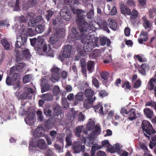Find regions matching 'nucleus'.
<instances>
[{
  "mask_svg": "<svg viewBox=\"0 0 156 156\" xmlns=\"http://www.w3.org/2000/svg\"><path fill=\"white\" fill-rule=\"evenodd\" d=\"M28 34L30 36H33L35 35V33L32 28H29L27 29V32H25L23 31L20 35L17 36V41L15 44V47L16 48L15 49V51L16 53V60L17 62L21 61L22 59V58L20 57V52L18 50V48H21V46L26 44Z\"/></svg>",
  "mask_w": 156,
  "mask_h": 156,
  "instance_id": "1",
  "label": "nucleus"
},
{
  "mask_svg": "<svg viewBox=\"0 0 156 156\" xmlns=\"http://www.w3.org/2000/svg\"><path fill=\"white\" fill-rule=\"evenodd\" d=\"M77 13L76 21L79 31L82 32L84 29L89 30H91L92 25L90 23L88 24L86 21L85 16L83 14L81 10H77Z\"/></svg>",
  "mask_w": 156,
  "mask_h": 156,
  "instance_id": "2",
  "label": "nucleus"
},
{
  "mask_svg": "<svg viewBox=\"0 0 156 156\" xmlns=\"http://www.w3.org/2000/svg\"><path fill=\"white\" fill-rule=\"evenodd\" d=\"M31 44L34 46L37 53L40 55H43L47 51L48 46L44 44V39L40 37H38L37 39L34 38L30 39Z\"/></svg>",
  "mask_w": 156,
  "mask_h": 156,
  "instance_id": "3",
  "label": "nucleus"
},
{
  "mask_svg": "<svg viewBox=\"0 0 156 156\" xmlns=\"http://www.w3.org/2000/svg\"><path fill=\"white\" fill-rule=\"evenodd\" d=\"M16 71L14 70V67H11L10 69L9 75H12L11 78L7 76L6 80V84L8 85H16L17 87H19L20 84V75L18 73H16Z\"/></svg>",
  "mask_w": 156,
  "mask_h": 156,
  "instance_id": "4",
  "label": "nucleus"
},
{
  "mask_svg": "<svg viewBox=\"0 0 156 156\" xmlns=\"http://www.w3.org/2000/svg\"><path fill=\"white\" fill-rule=\"evenodd\" d=\"M83 30L82 32L80 31V34L76 27H73L71 30L72 38L76 40H81V42H82L83 41H84L86 37L88 36L90 33L89 30L84 29Z\"/></svg>",
  "mask_w": 156,
  "mask_h": 156,
  "instance_id": "5",
  "label": "nucleus"
},
{
  "mask_svg": "<svg viewBox=\"0 0 156 156\" xmlns=\"http://www.w3.org/2000/svg\"><path fill=\"white\" fill-rule=\"evenodd\" d=\"M142 128L144 135L147 137L149 138V135L154 134L155 130L153 128L152 125L150 122L146 120H144L142 122Z\"/></svg>",
  "mask_w": 156,
  "mask_h": 156,
  "instance_id": "6",
  "label": "nucleus"
},
{
  "mask_svg": "<svg viewBox=\"0 0 156 156\" xmlns=\"http://www.w3.org/2000/svg\"><path fill=\"white\" fill-rule=\"evenodd\" d=\"M94 47V43L92 39H87L84 44L83 50L80 51L79 53L81 55L85 56L86 52L91 51Z\"/></svg>",
  "mask_w": 156,
  "mask_h": 156,
  "instance_id": "7",
  "label": "nucleus"
},
{
  "mask_svg": "<svg viewBox=\"0 0 156 156\" xmlns=\"http://www.w3.org/2000/svg\"><path fill=\"white\" fill-rule=\"evenodd\" d=\"M51 76L50 80L53 83L58 81L61 77V69L57 67L54 66L51 69Z\"/></svg>",
  "mask_w": 156,
  "mask_h": 156,
  "instance_id": "8",
  "label": "nucleus"
},
{
  "mask_svg": "<svg viewBox=\"0 0 156 156\" xmlns=\"http://www.w3.org/2000/svg\"><path fill=\"white\" fill-rule=\"evenodd\" d=\"M72 49V47L71 45L68 44L65 45L64 47L62 54L58 56L59 59L62 62L64 61L65 58L69 57Z\"/></svg>",
  "mask_w": 156,
  "mask_h": 156,
  "instance_id": "9",
  "label": "nucleus"
},
{
  "mask_svg": "<svg viewBox=\"0 0 156 156\" xmlns=\"http://www.w3.org/2000/svg\"><path fill=\"white\" fill-rule=\"evenodd\" d=\"M72 147L74 153H79L81 152H84L85 151V145H82V143L80 141L74 143L73 144Z\"/></svg>",
  "mask_w": 156,
  "mask_h": 156,
  "instance_id": "10",
  "label": "nucleus"
},
{
  "mask_svg": "<svg viewBox=\"0 0 156 156\" xmlns=\"http://www.w3.org/2000/svg\"><path fill=\"white\" fill-rule=\"evenodd\" d=\"M60 14L62 19L67 21L69 20L71 17V13L66 6L61 10Z\"/></svg>",
  "mask_w": 156,
  "mask_h": 156,
  "instance_id": "11",
  "label": "nucleus"
},
{
  "mask_svg": "<svg viewBox=\"0 0 156 156\" xmlns=\"http://www.w3.org/2000/svg\"><path fill=\"white\" fill-rule=\"evenodd\" d=\"M33 92L31 88H25L24 92L20 95L19 98L22 100L29 99L31 97L30 94Z\"/></svg>",
  "mask_w": 156,
  "mask_h": 156,
  "instance_id": "12",
  "label": "nucleus"
},
{
  "mask_svg": "<svg viewBox=\"0 0 156 156\" xmlns=\"http://www.w3.org/2000/svg\"><path fill=\"white\" fill-rule=\"evenodd\" d=\"M49 41L53 48H58L61 46V44L58 41V37L55 34L52 35L49 38Z\"/></svg>",
  "mask_w": 156,
  "mask_h": 156,
  "instance_id": "13",
  "label": "nucleus"
},
{
  "mask_svg": "<svg viewBox=\"0 0 156 156\" xmlns=\"http://www.w3.org/2000/svg\"><path fill=\"white\" fill-rule=\"evenodd\" d=\"M37 147L41 149H46L48 147L47 145L45 144V141L43 139H39L37 141L36 146L32 144H29V148L31 147Z\"/></svg>",
  "mask_w": 156,
  "mask_h": 156,
  "instance_id": "14",
  "label": "nucleus"
},
{
  "mask_svg": "<svg viewBox=\"0 0 156 156\" xmlns=\"http://www.w3.org/2000/svg\"><path fill=\"white\" fill-rule=\"evenodd\" d=\"M44 129L42 126L37 127L34 131L33 135L34 137L40 138L44 136Z\"/></svg>",
  "mask_w": 156,
  "mask_h": 156,
  "instance_id": "15",
  "label": "nucleus"
},
{
  "mask_svg": "<svg viewBox=\"0 0 156 156\" xmlns=\"http://www.w3.org/2000/svg\"><path fill=\"white\" fill-rule=\"evenodd\" d=\"M150 69V67L148 64L147 63H144L139 66V69L138 70L139 73L143 75H146V73L148 72Z\"/></svg>",
  "mask_w": 156,
  "mask_h": 156,
  "instance_id": "16",
  "label": "nucleus"
},
{
  "mask_svg": "<svg viewBox=\"0 0 156 156\" xmlns=\"http://www.w3.org/2000/svg\"><path fill=\"white\" fill-rule=\"evenodd\" d=\"M138 113L135 109L133 108H130L129 110L128 117V119L130 121H133L136 119L138 117L137 115V114Z\"/></svg>",
  "mask_w": 156,
  "mask_h": 156,
  "instance_id": "17",
  "label": "nucleus"
},
{
  "mask_svg": "<svg viewBox=\"0 0 156 156\" xmlns=\"http://www.w3.org/2000/svg\"><path fill=\"white\" fill-rule=\"evenodd\" d=\"M95 100V98L94 99L88 98L85 99L83 102L84 107L86 109L91 108L92 106V103Z\"/></svg>",
  "mask_w": 156,
  "mask_h": 156,
  "instance_id": "18",
  "label": "nucleus"
},
{
  "mask_svg": "<svg viewBox=\"0 0 156 156\" xmlns=\"http://www.w3.org/2000/svg\"><path fill=\"white\" fill-rule=\"evenodd\" d=\"M101 129L100 126L96 125L95 127V130L90 134L89 136L90 139H93L94 138L95 136L99 134L101 132Z\"/></svg>",
  "mask_w": 156,
  "mask_h": 156,
  "instance_id": "19",
  "label": "nucleus"
},
{
  "mask_svg": "<svg viewBox=\"0 0 156 156\" xmlns=\"http://www.w3.org/2000/svg\"><path fill=\"white\" fill-rule=\"evenodd\" d=\"M43 19L41 16H37L35 20L33 21H31L28 23L29 26L33 27L34 26V24L37 23L41 22L43 21Z\"/></svg>",
  "mask_w": 156,
  "mask_h": 156,
  "instance_id": "20",
  "label": "nucleus"
},
{
  "mask_svg": "<svg viewBox=\"0 0 156 156\" xmlns=\"http://www.w3.org/2000/svg\"><path fill=\"white\" fill-rule=\"evenodd\" d=\"M140 36L143 37L138 39L139 43L142 44L144 41H146L148 39V33L147 31H142L140 34Z\"/></svg>",
  "mask_w": 156,
  "mask_h": 156,
  "instance_id": "21",
  "label": "nucleus"
},
{
  "mask_svg": "<svg viewBox=\"0 0 156 156\" xmlns=\"http://www.w3.org/2000/svg\"><path fill=\"white\" fill-rule=\"evenodd\" d=\"M109 27L114 30H115L118 26V24L114 20L111 19H108V24Z\"/></svg>",
  "mask_w": 156,
  "mask_h": 156,
  "instance_id": "22",
  "label": "nucleus"
},
{
  "mask_svg": "<svg viewBox=\"0 0 156 156\" xmlns=\"http://www.w3.org/2000/svg\"><path fill=\"white\" fill-rule=\"evenodd\" d=\"M156 82V79L154 78H151L148 82V89L150 90H153L155 87L154 83Z\"/></svg>",
  "mask_w": 156,
  "mask_h": 156,
  "instance_id": "23",
  "label": "nucleus"
},
{
  "mask_svg": "<svg viewBox=\"0 0 156 156\" xmlns=\"http://www.w3.org/2000/svg\"><path fill=\"white\" fill-rule=\"evenodd\" d=\"M25 64L23 63L20 62L18 63L15 67L13 66L12 67L14 68V70L19 72H22L23 71Z\"/></svg>",
  "mask_w": 156,
  "mask_h": 156,
  "instance_id": "24",
  "label": "nucleus"
},
{
  "mask_svg": "<svg viewBox=\"0 0 156 156\" xmlns=\"http://www.w3.org/2000/svg\"><path fill=\"white\" fill-rule=\"evenodd\" d=\"M121 11L122 13L124 15L126 14L129 15L131 13L130 9L124 5H121Z\"/></svg>",
  "mask_w": 156,
  "mask_h": 156,
  "instance_id": "25",
  "label": "nucleus"
},
{
  "mask_svg": "<svg viewBox=\"0 0 156 156\" xmlns=\"http://www.w3.org/2000/svg\"><path fill=\"white\" fill-rule=\"evenodd\" d=\"M144 112L147 118L151 119L153 116V112L150 108H146L144 109Z\"/></svg>",
  "mask_w": 156,
  "mask_h": 156,
  "instance_id": "26",
  "label": "nucleus"
},
{
  "mask_svg": "<svg viewBox=\"0 0 156 156\" xmlns=\"http://www.w3.org/2000/svg\"><path fill=\"white\" fill-rule=\"evenodd\" d=\"M94 94V91L91 89H88L86 90L85 91V94L86 97L88 98L94 99L92 98Z\"/></svg>",
  "mask_w": 156,
  "mask_h": 156,
  "instance_id": "27",
  "label": "nucleus"
},
{
  "mask_svg": "<svg viewBox=\"0 0 156 156\" xmlns=\"http://www.w3.org/2000/svg\"><path fill=\"white\" fill-rule=\"evenodd\" d=\"M83 127V126H77L76 127L74 132L75 135L77 137H80V134L82 132Z\"/></svg>",
  "mask_w": 156,
  "mask_h": 156,
  "instance_id": "28",
  "label": "nucleus"
},
{
  "mask_svg": "<svg viewBox=\"0 0 156 156\" xmlns=\"http://www.w3.org/2000/svg\"><path fill=\"white\" fill-rule=\"evenodd\" d=\"M101 77L104 80L103 82L105 83L108 82V80L109 77V74L106 72H103L101 73Z\"/></svg>",
  "mask_w": 156,
  "mask_h": 156,
  "instance_id": "29",
  "label": "nucleus"
},
{
  "mask_svg": "<svg viewBox=\"0 0 156 156\" xmlns=\"http://www.w3.org/2000/svg\"><path fill=\"white\" fill-rule=\"evenodd\" d=\"M142 20L143 21V26L146 29L151 27L149 21L147 19L145 16H144L142 17Z\"/></svg>",
  "mask_w": 156,
  "mask_h": 156,
  "instance_id": "30",
  "label": "nucleus"
},
{
  "mask_svg": "<svg viewBox=\"0 0 156 156\" xmlns=\"http://www.w3.org/2000/svg\"><path fill=\"white\" fill-rule=\"evenodd\" d=\"M72 137V133H70L67 134L66 137V145L67 146H69L72 145V142L71 138Z\"/></svg>",
  "mask_w": 156,
  "mask_h": 156,
  "instance_id": "31",
  "label": "nucleus"
},
{
  "mask_svg": "<svg viewBox=\"0 0 156 156\" xmlns=\"http://www.w3.org/2000/svg\"><path fill=\"white\" fill-rule=\"evenodd\" d=\"M54 115L58 116L62 113V109L59 106H56L54 108Z\"/></svg>",
  "mask_w": 156,
  "mask_h": 156,
  "instance_id": "32",
  "label": "nucleus"
},
{
  "mask_svg": "<svg viewBox=\"0 0 156 156\" xmlns=\"http://www.w3.org/2000/svg\"><path fill=\"white\" fill-rule=\"evenodd\" d=\"M1 43L6 50H9L10 49L9 44L5 39H2L1 40Z\"/></svg>",
  "mask_w": 156,
  "mask_h": 156,
  "instance_id": "33",
  "label": "nucleus"
},
{
  "mask_svg": "<svg viewBox=\"0 0 156 156\" xmlns=\"http://www.w3.org/2000/svg\"><path fill=\"white\" fill-rule=\"evenodd\" d=\"M42 98L46 101H50L53 99L52 95L50 93L43 94L42 95Z\"/></svg>",
  "mask_w": 156,
  "mask_h": 156,
  "instance_id": "34",
  "label": "nucleus"
},
{
  "mask_svg": "<svg viewBox=\"0 0 156 156\" xmlns=\"http://www.w3.org/2000/svg\"><path fill=\"white\" fill-rule=\"evenodd\" d=\"M56 34L60 37H63L65 35V30L63 29H58L56 30Z\"/></svg>",
  "mask_w": 156,
  "mask_h": 156,
  "instance_id": "35",
  "label": "nucleus"
},
{
  "mask_svg": "<svg viewBox=\"0 0 156 156\" xmlns=\"http://www.w3.org/2000/svg\"><path fill=\"white\" fill-rule=\"evenodd\" d=\"M83 93L80 92L75 96L76 99L78 101H81L83 100Z\"/></svg>",
  "mask_w": 156,
  "mask_h": 156,
  "instance_id": "36",
  "label": "nucleus"
},
{
  "mask_svg": "<svg viewBox=\"0 0 156 156\" xmlns=\"http://www.w3.org/2000/svg\"><path fill=\"white\" fill-rule=\"evenodd\" d=\"M38 4L37 0H29L27 2V5L29 7H34Z\"/></svg>",
  "mask_w": 156,
  "mask_h": 156,
  "instance_id": "37",
  "label": "nucleus"
},
{
  "mask_svg": "<svg viewBox=\"0 0 156 156\" xmlns=\"http://www.w3.org/2000/svg\"><path fill=\"white\" fill-rule=\"evenodd\" d=\"M44 30V26L41 24L37 25L35 27V30L36 32L39 34L42 32Z\"/></svg>",
  "mask_w": 156,
  "mask_h": 156,
  "instance_id": "38",
  "label": "nucleus"
},
{
  "mask_svg": "<svg viewBox=\"0 0 156 156\" xmlns=\"http://www.w3.org/2000/svg\"><path fill=\"white\" fill-rule=\"evenodd\" d=\"M22 55L23 57L26 58H29L31 56V53L29 50L27 49L24 50L22 53Z\"/></svg>",
  "mask_w": 156,
  "mask_h": 156,
  "instance_id": "39",
  "label": "nucleus"
},
{
  "mask_svg": "<svg viewBox=\"0 0 156 156\" xmlns=\"http://www.w3.org/2000/svg\"><path fill=\"white\" fill-rule=\"evenodd\" d=\"M30 76L31 75L30 74H27L25 75L23 79V83H26L30 82L31 79Z\"/></svg>",
  "mask_w": 156,
  "mask_h": 156,
  "instance_id": "40",
  "label": "nucleus"
},
{
  "mask_svg": "<svg viewBox=\"0 0 156 156\" xmlns=\"http://www.w3.org/2000/svg\"><path fill=\"white\" fill-rule=\"evenodd\" d=\"M47 14L46 15V18L47 20L48 21L50 19L53 15L54 12L51 10H49L47 11Z\"/></svg>",
  "mask_w": 156,
  "mask_h": 156,
  "instance_id": "41",
  "label": "nucleus"
},
{
  "mask_svg": "<svg viewBox=\"0 0 156 156\" xmlns=\"http://www.w3.org/2000/svg\"><path fill=\"white\" fill-rule=\"evenodd\" d=\"M57 134V131L54 130L51 131L49 133V135L51 137L52 140L53 141L55 140V138Z\"/></svg>",
  "mask_w": 156,
  "mask_h": 156,
  "instance_id": "42",
  "label": "nucleus"
},
{
  "mask_svg": "<svg viewBox=\"0 0 156 156\" xmlns=\"http://www.w3.org/2000/svg\"><path fill=\"white\" fill-rule=\"evenodd\" d=\"M94 122L92 121H89V122H88L87 125V129L89 131L92 130L94 128Z\"/></svg>",
  "mask_w": 156,
  "mask_h": 156,
  "instance_id": "43",
  "label": "nucleus"
},
{
  "mask_svg": "<svg viewBox=\"0 0 156 156\" xmlns=\"http://www.w3.org/2000/svg\"><path fill=\"white\" fill-rule=\"evenodd\" d=\"M94 62L93 61H89L87 65V69L88 71H90L94 66Z\"/></svg>",
  "mask_w": 156,
  "mask_h": 156,
  "instance_id": "44",
  "label": "nucleus"
},
{
  "mask_svg": "<svg viewBox=\"0 0 156 156\" xmlns=\"http://www.w3.org/2000/svg\"><path fill=\"white\" fill-rule=\"evenodd\" d=\"M60 92L59 87L58 86H55L53 89V92L54 95L55 96H57Z\"/></svg>",
  "mask_w": 156,
  "mask_h": 156,
  "instance_id": "45",
  "label": "nucleus"
},
{
  "mask_svg": "<svg viewBox=\"0 0 156 156\" xmlns=\"http://www.w3.org/2000/svg\"><path fill=\"white\" fill-rule=\"evenodd\" d=\"M62 104L64 108H67L69 107L68 103L66 98H62Z\"/></svg>",
  "mask_w": 156,
  "mask_h": 156,
  "instance_id": "46",
  "label": "nucleus"
},
{
  "mask_svg": "<svg viewBox=\"0 0 156 156\" xmlns=\"http://www.w3.org/2000/svg\"><path fill=\"white\" fill-rule=\"evenodd\" d=\"M53 124L51 120L50 119H49L45 122L44 125L46 128H50Z\"/></svg>",
  "mask_w": 156,
  "mask_h": 156,
  "instance_id": "47",
  "label": "nucleus"
},
{
  "mask_svg": "<svg viewBox=\"0 0 156 156\" xmlns=\"http://www.w3.org/2000/svg\"><path fill=\"white\" fill-rule=\"evenodd\" d=\"M138 16V12L135 9H133L131 12V18L132 19H134Z\"/></svg>",
  "mask_w": 156,
  "mask_h": 156,
  "instance_id": "48",
  "label": "nucleus"
},
{
  "mask_svg": "<svg viewBox=\"0 0 156 156\" xmlns=\"http://www.w3.org/2000/svg\"><path fill=\"white\" fill-rule=\"evenodd\" d=\"M41 89V92L42 93L48 91L49 90V85L48 84H43Z\"/></svg>",
  "mask_w": 156,
  "mask_h": 156,
  "instance_id": "49",
  "label": "nucleus"
},
{
  "mask_svg": "<svg viewBox=\"0 0 156 156\" xmlns=\"http://www.w3.org/2000/svg\"><path fill=\"white\" fill-rule=\"evenodd\" d=\"M114 147L115 150V152L117 153L118 154H120L122 151L120 147L119 144V143L116 144Z\"/></svg>",
  "mask_w": 156,
  "mask_h": 156,
  "instance_id": "50",
  "label": "nucleus"
},
{
  "mask_svg": "<svg viewBox=\"0 0 156 156\" xmlns=\"http://www.w3.org/2000/svg\"><path fill=\"white\" fill-rule=\"evenodd\" d=\"M94 15V10L91 9L90 11L87 12V18L91 19Z\"/></svg>",
  "mask_w": 156,
  "mask_h": 156,
  "instance_id": "51",
  "label": "nucleus"
},
{
  "mask_svg": "<svg viewBox=\"0 0 156 156\" xmlns=\"http://www.w3.org/2000/svg\"><path fill=\"white\" fill-rule=\"evenodd\" d=\"M44 112L48 117H50L51 116L52 111L50 109H45L44 110Z\"/></svg>",
  "mask_w": 156,
  "mask_h": 156,
  "instance_id": "52",
  "label": "nucleus"
},
{
  "mask_svg": "<svg viewBox=\"0 0 156 156\" xmlns=\"http://www.w3.org/2000/svg\"><path fill=\"white\" fill-rule=\"evenodd\" d=\"M107 38L105 37H103L100 39V42L102 46H104L106 43Z\"/></svg>",
  "mask_w": 156,
  "mask_h": 156,
  "instance_id": "53",
  "label": "nucleus"
},
{
  "mask_svg": "<svg viewBox=\"0 0 156 156\" xmlns=\"http://www.w3.org/2000/svg\"><path fill=\"white\" fill-rule=\"evenodd\" d=\"M19 0H16V3L14 8V11H17L20 9V6L19 5Z\"/></svg>",
  "mask_w": 156,
  "mask_h": 156,
  "instance_id": "54",
  "label": "nucleus"
},
{
  "mask_svg": "<svg viewBox=\"0 0 156 156\" xmlns=\"http://www.w3.org/2000/svg\"><path fill=\"white\" fill-rule=\"evenodd\" d=\"M125 86H126L125 88L126 89H129L130 90L131 86L128 81H127L125 82L124 84L122 85V88H124Z\"/></svg>",
  "mask_w": 156,
  "mask_h": 156,
  "instance_id": "55",
  "label": "nucleus"
},
{
  "mask_svg": "<svg viewBox=\"0 0 156 156\" xmlns=\"http://www.w3.org/2000/svg\"><path fill=\"white\" fill-rule=\"evenodd\" d=\"M108 95V93L105 90H100L99 92V95L102 97H105Z\"/></svg>",
  "mask_w": 156,
  "mask_h": 156,
  "instance_id": "56",
  "label": "nucleus"
},
{
  "mask_svg": "<svg viewBox=\"0 0 156 156\" xmlns=\"http://www.w3.org/2000/svg\"><path fill=\"white\" fill-rule=\"evenodd\" d=\"M141 148L144 151V152H148V148L145 144L144 143H141L140 144Z\"/></svg>",
  "mask_w": 156,
  "mask_h": 156,
  "instance_id": "57",
  "label": "nucleus"
},
{
  "mask_svg": "<svg viewBox=\"0 0 156 156\" xmlns=\"http://www.w3.org/2000/svg\"><path fill=\"white\" fill-rule=\"evenodd\" d=\"M92 83L94 86L97 88L99 87V82L98 80L96 78H94L92 80Z\"/></svg>",
  "mask_w": 156,
  "mask_h": 156,
  "instance_id": "58",
  "label": "nucleus"
},
{
  "mask_svg": "<svg viewBox=\"0 0 156 156\" xmlns=\"http://www.w3.org/2000/svg\"><path fill=\"white\" fill-rule=\"evenodd\" d=\"M156 103L154 102H152V101L147 102L145 105V106H150L152 107H154Z\"/></svg>",
  "mask_w": 156,
  "mask_h": 156,
  "instance_id": "59",
  "label": "nucleus"
},
{
  "mask_svg": "<svg viewBox=\"0 0 156 156\" xmlns=\"http://www.w3.org/2000/svg\"><path fill=\"white\" fill-rule=\"evenodd\" d=\"M56 137L57 138V140L60 142H62V141L63 136L62 133L58 134Z\"/></svg>",
  "mask_w": 156,
  "mask_h": 156,
  "instance_id": "60",
  "label": "nucleus"
},
{
  "mask_svg": "<svg viewBox=\"0 0 156 156\" xmlns=\"http://www.w3.org/2000/svg\"><path fill=\"white\" fill-rule=\"evenodd\" d=\"M48 77L46 76H44L41 80V83L42 85L47 84L48 82Z\"/></svg>",
  "mask_w": 156,
  "mask_h": 156,
  "instance_id": "61",
  "label": "nucleus"
},
{
  "mask_svg": "<svg viewBox=\"0 0 156 156\" xmlns=\"http://www.w3.org/2000/svg\"><path fill=\"white\" fill-rule=\"evenodd\" d=\"M85 116L82 113H80L79 115L78 120L79 121H83L85 119Z\"/></svg>",
  "mask_w": 156,
  "mask_h": 156,
  "instance_id": "62",
  "label": "nucleus"
},
{
  "mask_svg": "<svg viewBox=\"0 0 156 156\" xmlns=\"http://www.w3.org/2000/svg\"><path fill=\"white\" fill-rule=\"evenodd\" d=\"M130 30L128 27H126L124 30V33L126 36L128 37L130 34Z\"/></svg>",
  "mask_w": 156,
  "mask_h": 156,
  "instance_id": "63",
  "label": "nucleus"
},
{
  "mask_svg": "<svg viewBox=\"0 0 156 156\" xmlns=\"http://www.w3.org/2000/svg\"><path fill=\"white\" fill-rule=\"evenodd\" d=\"M93 55L94 57H98L100 55V51L99 50H95L93 53Z\"/></svg>",
  "mask_w": 156,
  "mask_h": 156,
  "instance_id": "64",
  "label": "nucleus"
}]
</instances>
